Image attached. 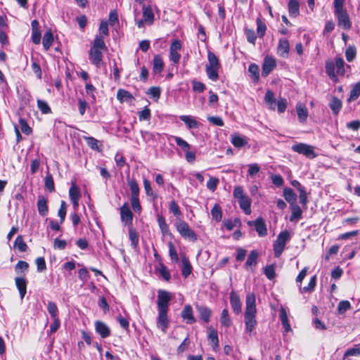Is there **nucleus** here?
I'll list each match as a JSON object with an SVG mask.
<instances>
[{
    "label": "nucleus",
    "mask_w": 360,
    "mask_h": 360,
    "mask_svg": "<svg viewBox=\"0 0 360 360\" xmlns=\"http://www.w3.org/2000/svg\"><path fill=\"white\" fill-rule=\"evenodd\" d=\"M106 50L107 46L103 36L96 35L89 51V59L91 63L96 68H101L103 63V52Z\"/></svg>",
    "instance_id": "obj_1"
},
{
    "label": "nucleus",
    "mask_w": 360,
    "mask_h": 360,
    "mask_svg": "<svg viewBox=\"0 0 360 360\" xmlns=\"http://www.w3.org/2000/svg\"><path fill=\"white\" fill-rule=\"evenodd\" d=\"M256 314L255 296L253 293H249L246 296L244 317L245 330L250 333L255 329L257 324Z\"/></svg>",
    "instance_id": "obj_2"
},
{
    "label": "nucleus",
    "mask_w": 360,
    "mask_h": 360,
    "mask_svg": "<svg viewBox=\"0 0 360 360\" xmlns=\"http://www.w3.org/2000/svg\"><path fill=\"white\" fill-rule=\"evenodd\" d=\"M233 196L238 199L241 210L244 211L246 214L251 213V200L248 196L244 194L243 189L241 186H236L233 190Z\"/></svg>",
    "instance_id": "obj_3"
},
{
    "label": "nucleus",
    "mask_w": 360,
    "mask_h": 360,
    "mask_svg": "<svg viewBox=\"0 0 360 360\" xmlns=\"http://www.w3.org/2000/svg\"><path fill=\"white\" fill-rule=\"evenodd\" d=\"M290 239V234L288 231H281L274 243V256L278 258L283 252L287 242Z\"/></svg>",
    "instance_id": "obj_4"
},
{
    "label": "nucleus",
    "mask_w": 360,
    "mask_h": 360,
    "mask_svg": "<svg viewBox=\"0 0 360 360\" xmlns=\"http://www.w3.org/2000/svg\"><path fill=\"white\" fill-rule=\"evenodd\" d=\"M292 150L299 154L304 155L309 159H313L317 156L314 151V147L304 143H298L292 146Z\"/></svg>",
    "instance_id": "obj_5"
},
{
    "label": "nucleus",
    "mask_w": 360,
    "mask_h": 360,
    "mask_svg": "<svg viewBox=\"0 0 360 360\" xmlns=\"http://www.w3.org/2000/svg\"><path fill=\"white\" fill-rule=\"evenodd\" d=\"M176 229L183 238L186 239L188 238L192 241L197 240V235L190 229L188 224L186 221H179L176 224Z\"/></svg>",
    "instance_id": "obj_6"
},
{
    "label": "nucleus",
    "mask_w": 360,
    "mask_h": 360,
    "mask_svg": "<svg viewBox=\"0 0 360 360\" xmlns=\"http://www.w3.org/2000/svg\"><path fill=\"white\" fill-rule=\"evenodd\" d=\"M171 298L172 297L169 292L159 290L157 299L158 310H169V302Z\"/></svg>",
    "instance_id": "obj_7"
},
{
    "label": "nucleus",
    "mask_w": 360,
    "mask_h": 360,
    "mask_svg": "<svg viewBox=\"0 0 360 360\" xmlns=\"http://www.w3.org/2000/svg\"><path fill=\"white\" fill-rule=\"evenodd\" d=\"M338 19V26L348 30L352 27V22L347 10L334 13Z\"/></svg>",
    "instance_id": "obj_8"
},
{
    "label": "nucleus",
    "mask_w": 360,
    "mask_h": 360,
    "mask_svg": "<svg viewBox=\"0 0 360 360\" xmlns=\"http://www.w3.org/2000/svg\"><path fill=\"white\" fill-rule=\"evenodd\" d=\"M326 72L329 75L333 72L335 68L337 70V74L342 75L345 73V61L342 58H338L335 60V64L333 63H326Z\"/></svg>",
    "instance_id": "obj_9"
},
{
    "label": "nucleus",
    "mask_w": 360,
    "mask_h": 360,
    "mask_svg": "<svg viewBox=\"0 0 360 360\" xmlns=\"http://www.w3.org/2000/svg\"><path fill=\"white\" fill-rule=\"evenodd\" d=\"M248 224L249 226H255V231L257 232L260 237H263L267 235L266 226L262 218L258 217L255 221H249Z\"/></svg>",
    "instance_id": "obj_10"
},
{
    "label": "nucleus",
    "mask_w": 360,
    "mask_h": 360,
    "mask_svg": "<svg viewBox=\"0 0 360 360\" xmlns=\"http://www.w3.org/2000/svg\"><path fill=\"white\" fill-rule=\"evenodd\" d=\"M276 66V61L275 58L269 56H266L262 64V76L264 77H267Z\"/></svg>",
    "instance_id": "obj_11"
},
{
    "label": "nucleus",
    "mask_w": 360,
    "mask_h": 360,
    "mask_svg": "<svg viewBox=\"0 0 360 360\" xmlns=\"http://www.w3.org/2000/svg\"><path fill=\"white\" fill-rule=\"evenodd\" d=\"M120 218L122 222L124 223L126 225L132 224L133 213L127 202H124L120 208Z\"/></svg>",
    "instance_id": "obj_12"
},
{
    "label": "nucleus",
    "mask_w": 360,
    "mask_h": 360,
    "mask_svg": "<svg viewBox=\"0 0 360 360\" xmlns=\"http://www.w3.org/2000/svg\"><path fill=\"white\" fill-rule=\"evenodd\" d=\"M167 312L168 310H158L157 326L158 328H161L163 332L166 331L169 325Z\"/></svg>",
    "instance_id": "obj_13"
},
{
    "label": "nucleus",
    "mask_w": 360,
    "mask_h": 360,
    "mask_svg": "<svg viewBox=\"0 0 360 360\" xmlns=\"http://www.w3.org/2000/svg\"><path fill=\"white\" fill-rule=\"evenodd\" d=\"M230 304L234 313L238 314L241 312V301L239 295L235 292L230 293Z\"/></svg>",
    "instance_id": "obj_14"
},
{
    "label": "nucleus",
    "mask_w": 360,
    "mask_h": 360,
    "mask_svg": "<svg viewBox=\"0 0 360 360\" xmlns=\"http://www.w3.org/2000/svg\"><path fill=\"white\" fill-rule=\"evenodd\" d=\"M95 330L103 338H106L110 335V328L101 321H96L95 322Z\"/></svg>",
    "instance_id": "obj_15"
},
{
    "label": "nucleus",
    "mask_w": 360,
    "mask_h": 360,
    "mask_svg": "<svg viewBox=\"0 0 360 360\" xmlns=\"http://www.w3.org/2000/svg\"><path fill=\"white\" fill-rule=\"evenodd\" d=\"M290 50L289 42L285 39L279 40L277 53L282 58H288Z\"/></svg>",
    "instance_id": "obj_16"
},
{
    "label": "nucleus",
    "mask_w": 360,
    "mask_h": 360,
    "mask_svg": "<svg viewBox=\"0 0 360 360\" xmlns=\"http://www.w3.org/2000/svg\"><path fill=\"white\" fill-rule=\"evenodd\" d=\"M48 200L43 195H39L37 200V209L39 214L42 217H46L49 212V208L47 205Z\"/></svg>",
    "instance_id": "obj_17"
},
{
    "label": "nucleus",
    "mask_w": 360,
    "mask_h": 360,
    "mask_svg": "<svg viewBox=\"0 0 360 360\" xmlns=\"http://www.w3.org/2000/svg\"><path fill=\"white\" fill-rule=\"evenodd\" d=\"M15 283L19 291L20 298L22 300L27 292V280L24 277H16Z\"/></svg>",
    "instance_id": "obj_18"
},
{
    "label": "nucleus",
    "mask_w": 360,
    "mask_h": 360,
    "mask_svg": "<svg viewBox=\"0 0 360 360\" xmlns=\"http://www.w3.org/2000/svg\"><path fill=\"white\" fill-rule=\"evenodd\" d=\"M182 318L186 321L188 324L194 323L196 320L193 314V309L191 305H186L181 311Z\"/></svg>",
    "instance_id": "obj_19"
},
{
    "label": "nucleus",
    "mask_w": 360,
    "mask_h": 360,
    "mask_svg": "<svg viewBox=\"0 0 360 360\" xmlns=\"http://www.w3.org/2000/svg\"><path fill=\"white\" fill-rule=\"evenodd\" d=\"M328 105L333 112V114L338 115L342 108V103L340 99L335 96H332L330 99Z\"/></svg>",
    "instance_id": "obj_20"
},
{
    "label": "nucleus",
    "mask_w": 360,
    "mask_h": 360,
    "mask_svg": "<svg viewBox=\"0 0 360 360\" xmlns=\"http://www.w3.org/2000/svg\"><path fill=\"white\" fill-rule=\"evenodd\" d=\"M179 119L184 122L188 129L198 128L200 123L191 115H181Z\"/></svg>",
    "instance_id": "obj_21"
},
{
    "label": "nucleus",
    "mask_w": 360,
    "mask_h": 360,
    "mask_svg": "<svg viewBox=\"0 0 360 360\" xmlns=\"http://www.w3.org/2000/svg\"><path fill=\"white\" fill-rule=\"evenodd\" d=\"M69 196L70 200L75 207L78 206V202L80 198V193L78 188L75 185H72L69 189Z\"/></svg>",
    "instance_id": "obj_22"
},
{
    "label": "nucleus",
    "mask_w": 360,
    "mask_h": 360,
    "mask_svg": "<svg viewBox=\"0 0 360 360\" xmlns=\"http://www.w3.org/2000/svg\"><path fill=\"white\" fill-rule=\"evenodd\" d=\"M117 98L121 102H129L134 99L132 94L127 90L119 89L117 93Z\"/></svg>",
    "instance_id": "obj_23"
},
{
    "label": "nucleus",
    "mask_w": 360,
    "mask_h": 360,
    "mask_svg": "<svg viewBox=\"0 0 360 360\" xmlns=\"http://www.w3.org/2000/svg\"><path fill=\"white\" fill-rule=\"evenodd\" d=\"M196 309L198 311L200 318L205 322L208 323L210 321V318L211 315V310L205 306H196Z\"/></svg>",
    "instance_id": "obj_24"
},
{
    "label": "nucleus",
    "mask_w": 360,
    "mask_h": 360,
    "mask_svg": "<svg viewBox=\"0 0 360 360\" xmlns=\"http://www.w3.org/2000/svg\"><path fill=\"white\" fill-rule=\"evenodd\" d=\"M182 275L187 278L192 272V266L189 262V259L186 256L182 257Z\"/></svg>",
    "instance_id": "obj_25"
},
{
    "label": "nucleus",
    "mask_w": 360,
    "mask_h": 360,
    "mask_svg": "<svg viewBox=\"0 0 360 360\" xmlns=\"http://www.w3.org/2000/svg\"><path fill=\"white\" fill-rule=\"evenodd\" d=\"M164 68V63L160 56L157 55L153 58V71L155 74L160 73Z\"/></svg>",
    "instance_id": "obj_26"
},
{
    "label": "nucleus",
    "mask_w": 360,
    "mask_h": 360,
    "mask_svg": "<svg viewBox=\"0 0 360 360\" xmlns=\"http://www.w3.org/2000/svg\"><path fill=\"white\" fill-rule=\"evenodd\" d=\"M258 252L257 250H252L248 255L245 262L246 268L251 269L252 266H255L257 264Z\"/></svg>",
    "instance_id": "obj_27"
},
{
    "label": "nucleus",
    "mask_w": 360,
    "mask_h": 360,
    "mask_svg": "<svg viewBox=\"0 0 360 360\" xmlns=\"http://www.w3.org/2000/svg\"><path fill=\"white\" fill-rule=\"evenodd\" d=\"M248 72L254 82H257L259 79V68L255 63H251L248 68Z\"/></svg>",
    "instance_id": "obj_28"
},
{
    "label": "nucleus",
    "mask_w": 360,
    "mask_h": 360,
    "mask_svg": "<svg viewBox=\"0 0 360 360\" xmlns=\"http://www.w3.org/2000/svg\"><path fill=\"white\" fill-rule=\"evenodd\" d=\"M84 139L86 141L89 147L91 148L92 150L98 151L101 150L100 146H101L102 144L100 143L98 140L91 136H84Z\"/></svg>",
    "instance_id": "obj_29"
},
{
    "label": "nucleus",
    "mask_w": 360,
    "mask_h": 360,
    "mask_svg": "<svg viewBox=\"0 0 360 360\" xmlns=\"http://www.w3.org/2000/svg\"><path fill=\"white\" fill-rule=\"evenodd\" d=\"M288 11L290 15L296 17L300 13V5L297 0H290L288 3Z\"/></svg>",
    "instance_id": "obj_30"
},
{
    "label": "nucleus",
    "mask_w": 360,
    "mask_h": 360,
    "mask_svg": "<svg viewBox=\"0 0 360 360\" xmlns=\"http://www.w3.org/2000/svg\"><path fill=\"white\" fill-rule=\"evenodd\" d=\"M143 17L145 22L151 25L153 22L154 14L152 8L150 6L143 7Z\"/></svg>",
    "instance_id": "obj_31"
},
{
    "label": "nucleus",
    "mask_w": 360,
    "mask_h": 360,
    "mask_svg": "<svg viewBox=\"0 0 360 360\" xmlns=\"http://www.w3.org/2000/svg\"><path fill=\"white\" fill-rule=\"evenodd\" d=\"M292 214L290 217V221H293L302 217V211L300 207L296 203L291 205Z\"/></svg>",
    "instance_id": "obj_32"
},
{
    "label": "nucleus",
    "mask_w": 360,
    "mask_h": 360,
    "mask_svg": "<svg viewBox=\"0 0 360 360\" xmlns=\"http://www.w3.org/2000/svg\"><path fill=\"white\" fill-rule=\"evenodd\" d=\"M231 142L236 148H241L248 143L245 139L236 134L231 135Z\"/></svg>",
    "instance_id": "obj_33"
},
{
    "label": "nucleus",
    "mask_w": 360,
    "mask_h": 360,
    "mask_svg": "<svg viewBox=\"0 0 360 360\" xmlns=\"http://www.w3.org/2000/svg\"><path fill=\"white\" fill-rule=\"evenodd\" d=\"M283 195L287 202L290 203V205L295 203L297 200V195L292 191V189L290 188H285L283 189Z\"/></svg>",
    "instance_id": "obj_34"
},
{
    "label": "nucleus",
    "mask_w": 360,
    "mask_h": 360,
    "mask_svg": "<svg viewBox=\"0 0 360 360\" xmlns=\"http://www.w3.org/2000/svg\"><path fill=\"white\" fill-rule=\"evenodd\" d=\"M208 64L206 66H210L212 68H220L221 65L219 63V59L217 56L212 53L209 51L207 54Z\"/></svg>",
    "instance_id": "obj_35"
},
{
    "label": "nucleus",
    "mask_w": 360,
    "mask_h": 360,
    "mask_svg": "<svg viewBox=\"0 0 360 360\" xmlns=\"http://www.w3.org/2000/svg\"><path fill=\"white\" fill-rule=\"evenodd\" d=\"M296 111L299 120L301 122H305L308 117V111L307 108L302 105H297L296 106Z\"/></svg>",
    "instance_id": "obj_36"
},
{
    "label": "nucleus",
    "mask_w": 360,
    "mask_h": 360,
    "mask_svg": "<svg viewBox=\"0 0 360 360\" xmlns=\"http://www.w3.org/2000/svg\"><path fill=\"white\" fill-rule=\"evenodd\" d=\"M53 41V35L51 31L46 32L43 37L42 44L44 49L48 51Z\"/></svg>",
    "instance_id": "obj_37"
},
{
    "label": "nucleus",
    "mask_w": 360,
    "mask_h": 360,
    "mask_svg": "<svg viewBox=\"0 0 360 360\" xmlns=\"http://www.w3.org/2000/svg\"><path fill=\"white\" fill-rule=\"evenodd\" d=\"M265 103L269 108L274 110L276 107V99L271 91H267L264 97Z\"/></svg>",
    "instance_id": "obj_38"
},
{
    "label": "nucleus",
    "mask_w": 360,
    "mask_h": 360,
    "mask_svg": "<svg viewBox=\"0 0 360 360\" xmlns=\"http://www.w3.org/2000/svg\"><path fill=\"white\" fill-rule=\"evenodd\" d=\"M360 96V82L356 83L350 91L349 98L348 101L356 100Z\"/></svg>",
    "instance_id": "obj_39"
},
{
    "label": "nucleus",
    "mask_w": 360,
    "mask_h": 360,
    "mask_svg": "<svg viewBox=\"0 0 360 360\" xmlns=\"http://www.w3.org/2000/svg\"><path fill=\"white\" fill-rule=\"evenodd\" d=\"M47 311L49 313L51 319L59 318L58 317V309L55 302L49 301L47 303Z\"/></svg>",
    "instance_id": "obj_40"
},
{
    "label": "nucleus",
    "mask_w": 360,
    "mask_h": 360,
    "mask_svg": "<svg viewBox=\"0 0 360 360\" xmlns=\"http://www.w3.org/2000/svg\"><path fill=\"white\" fill-rule=\"evenodd\" d=\"M219 69V68L206 66L205 71H206L208 78L213 82L217 81L219 78V75H218Z\"/></svg>",
    "instance_id": "obj_41"
},
{
    "label": "nucleus",
    "mask_w": 360,
    "mask_h": 360,
    "mask_svg": "<svg viewBox=\"0 0 360 360\" xmlns=\"http://www.w3.org/2000/svg\"><path fill=\"white\" fill-rule=\"evenodd\" d=\"M14 247L17 248L21 252H24L27 249V245L25 243L22 236H18L14 243Z\"/></svg>",
    "instance_id": "obj_42"
},
{
    "label": "nucleus",
    "mask_w": 360,
    "mask_h": 360,
    "mask_svg": "<svg viewBox=\"0 0 360 360\" xmlns=\"http://www.w3.org/2000/svg\"><path fill=\"white\" fill-rule=\"evenodd\" d=\"M211 214L212 218L216 221H220L222 218V212L221 207L218 204H215L211 210Z\"/></svg>",
    "instance_id": "obj_43"
},
{
    "label": "nucleus",
    "mask_w": 360,
    "mask_h": 360,
    "mask_svg": "<svg viewBox=\"0 0 360 360\" xmlns=\"http://www.w3.org/2000/svg\"><path fill=\"white\" fill-rule=\"evenodd\" d=\"M128 184L131 192V197H139V186L138 183L134 179H129Z\"/></svg>",
    "instance_id": "obj_44"
},
{
    "label": "nucleus",
    "mask_w": 360,
    "mask_h": 360,
    "mask_svg": "<svg viewBox=\"0 0 360 360\" xmlns=\"http://www.w3.org/2000/svg\"><path fill=\"white\" fill-rule=\"evenodd\" d=\"M208 340L210 342V343L212 345V347L214 349L217 347H218L219 345V340H218V335L217 330L214 329H211L209 332L208 335Z\"/></svg>",
    "instance_id": "obj_45"
},
{
    "label": "nucleus",
    "mask_w": 360,
    "mask_h": 360,
    "mask_svg": "<svg viewBox=\"0 0 360 360\" xmlns=\"http://www.w3.org/2000/svg\"><path fill=\"white\" fill-rule=\"evenodd\" d=\"M316 276H314L311 278L309 284L307 286L304 287L303 288H300L301 292H311L314 290L316 286Z\"/></svg>",
    "instance_id": "obj_46"
},
{
    "label": "nucleus",
    "mask_w": 360,
    "mask_h": 360,
    "mask_svg": "<svg viewBox=\"0 0 360 360\" xmlns=\"http://www.w3.org/2000/svg\"><path fill=\"white\" fill-rule=\"evenodd\" d=\"M37 107L43 114H48V113H50L51 111L47 102H46L43 100H40V99L37 100Z\"/></svg>",
    "instance_id": "obj_47"
},
{
    "label": "nucleus",
    "mask_w": 360,
    "mask_h": 360,
    "mask_svg": "<svg viewBox=\"0 0 360 360\" xmlns=\"http://www.w3.org/2000/svg\"><path fill=\"white\" fill-rule=\"evenodd\" d=\"M19 124L20 126V129L22 133H24L26 135H30L32 132V128L28 125L25 120L23 118L19 119Z\"/></svg>",
    "instance_id": "obj_48"
},
{
    "label": "nucleus",
    "mask_w": 360,
    "mask_h": 360,
    "mask_svg": "<svg viewBox=\"0 0 360 360\" xmlns=\"http://www.w3.org/2000/svg\"><path fill=\"white\" fill-rule=\"evenodd\" d=\"M45 181V187L50 192H53L55 191V186L53 176L51 174H48L44 179Z\"/></svg>",
    "instance_id": "obj_49"
},
{
    "label": "nucleus",
    "mask_w": 360,
    "mask_h": 360,
    "mask_svg": "<svg viewBox=\"0 0 360 360\" xmlns=\"http://www.w3.org/2000/svg\"><path fill=\"white\" fill-rule=\"evenodd\" d=\"M257 34L259 37L262 38L265 34L266 26L265 23L260 18L257 19Z\"/></svg>",
    "instance_id": "obj_50"
},
{
    "label": "nucleus",
    "mask_w": 360,
    "mask_h": 360,
    "mask_svg": "<svg viewBox=\"0 0 360 360\" xmlns=\"http://www.w3.org/2000/svg\"><path fill=\"white\" fill-rule=\"evenodd\" d=\"M221 323L223 326L229 327L231 326V321L229 316V312L226 309H224L221 311Z\"/></svg>",
    "instance_id": "obj_51"
},
{
    "label": "nucleus",
    "mask_w": 360,
    "mask_h": 360,
    "mask_svg": "<svg viewBox=\"0 0 360 360\" xmlns=\"http://www.w3.org/2000/svg\"><path fill=\"white\" fill-rule=\"evenodd\" d=\"M143 186L146 191V193L148 196L153 197V198H157V195L154 193L153 188L150 185V182L146 179H143Z\"/></svg>",
    "instance_id": "obj_52"
},
{
    "label": "nucleus",
    "mask_w": 360,
    "mask_h": 360,
    "mask_svg": "<svg viewBox=\"0 0 360 360\" xmlns=\"http://www.w3.org/2000/svg\"><path fill=\"white\" fill-rule=\"evenodd\" d=\"M29 264L25 261H19L16 265L15 266V271L16 273L19 274L20 271L23 272L28 270Z\"/></svg>",
    "instance_id": "obj_53"
},
{
    "label": "nucleus",
    "mask_w": 360,
    "mask_h": 360,
    "mask_svg": "<svg viewBox=\"0 0 360 360\" xmlns=\"http://www.w3.org/2000/svg\"><path fill=\"white\" fill-rule=\"evenodd\" d=\"M67 212V205L65 201H61L60 207L58 212V215L60 219V223H63L65 219Z\"/></svg>",
    "instance_id": "obj_54"
},
{
    "label": "nucleus",
    "mask_w": 360,
    "mask_h": 360,
    "mask_svg": "<svg viewBox=\"0 0 360 360\" xmlns=\"http://www.w3.org/2000/svg\"><path fill=\"white\" fill-rule=\"evenodd\" d=\"M174 139L177 146L181 147L185 152L190 150L191 146L185 140L179 136H174Z\"/></svg>",
    "instance_id": "obj_55"
},
{
    "label": "nucleus",
    "mask_w": 360,
    "mask_h": 360,
    "mask_svg": "<svg viewBox=\"0 0 360 360\" xmlns=\"http://www.w3.org/2000/svg\"><path fill=\"white\" fill-rule=\"evenodd\" d=\"M264 273L269 280L274 279L276 276L274 266L273 264L266 266L264 269Z\"/></svg>",
    "instance_id": "obj_56"
},
{
    "label": "nucleus",
    "mask_w": 360,
    "mask_h": 360,
    "mask_svg": "<svg viewBox=\"0 0 360 360\" xmlns=\"http://www.w3.org/2000/svg\"><path fill=\"white\" fill-rule=\"evenodd\" d=\"M169 257L172 260L177 262L179 261V257L175 249L174 244L172 242L168 243Z\"/></svg>",
    "instance_id": "obj_57"
},
{
    "label": "nucleus",
    "mask_w": 360,
    "mask_h": 360,
    "mask_svg": "<svg viewBox=\"0 0 360 360\" xmlns=\"http://www.w3.org/2000/svg\"><path fill=\"white\" fill-rule=\"evenodd\" d=\"M345 57L347 61H352L356 57V49L353 46H349L346 49Z\"/></svg>",
    "instance_id": "obj_58"
},
{
    "label": "nucleus",
    "mask_w": 360,
    "mask_h": 360,
    "mask_svg": "<svg viewBox=\"0 0 360 360\" xmlns=\"http://www.w3.org/2000/svg\"><path fill=\"white\" fill-rule=\"evenodd\" d=\"M240 224V221L238 219H235L233 221L227 219L224 221V224L226 229L229 231H231L235 226Z\"/></svg>",
    "instance_id": "obj_59"
},
{
    "label": "nucleus",
    "mask_w": 360,
    "mask_h": 360,
    "mask_svg": "<svg viewBox=\"0 0 360 360\" xmlns=\"http://www.w3.org/2000/svg\"><path fill=\"white\" fill-rule=\"evenodd\" d=\"M53 323L50 325V329L48 334L55 333L60 326V321L59 318L52 319Z\"/></svg>",
    "instance_id": "obj_60"
},
{
    "label": "nucleus",
    "mask_w": 360,
    "mask_h": 360,
    "mask_svg": "<svg viewBox=\"0 0 360 360\" xmlns=\"http://www.w3.org/2000/svg\"><path fill=\"white\" fill-rule=\"evenodd\" d=\"M351 307V304L349 301L343 300L340 301L338 306V310L340 314H343Z\"/></svg>",
    "instance_id": "obj_61"
},
{
    "label": "nucleus",
    "mask_w": 360,
    "mask_h": 360,
    "mask_svg": "<svg viewBox=\"0 0 360 360\" xmlns=\"http://www.w3.org/2000/svg\"><path fill=\"white\" fill-rule=\"evenodd\" d=\"M219 184V179L216 177H210L207 183V187L211 191H214Z\"/></svg>",
    "instance_id": "obj_62"
},
{
    "label": "nucleus",
    "mask_w": 360,
    "mask_h": 360,
    "mask_svg": "<svg viewBox=\"0 0 360 360\" xmlns=\"http://www.w3.org/2000/svg\"><path fill=\"white\" fill-rule=\"evenodd\" d=\"M192 86L194 91L196 92H203L205 89V85L199 81L193 80L192 82Z\"/></svg>",
    "instance_id": "obj_63"
},
{
    "label": "nucleus",
    "mask_w": 360,
    "mask_h": 360,
    "mask_svg": "<svg viewBox=\"0 0 360 360\" xmlns=\"http://www.w3.org/2000/svg\"><path fill=\"white\" fill-rule=\"evenodd\" d=\"M248 174L251 177L255 176L260 170V167L257 163L248 165Z\"/></svg>",
    "instance_id": "obj_64"
}]
</instances>
